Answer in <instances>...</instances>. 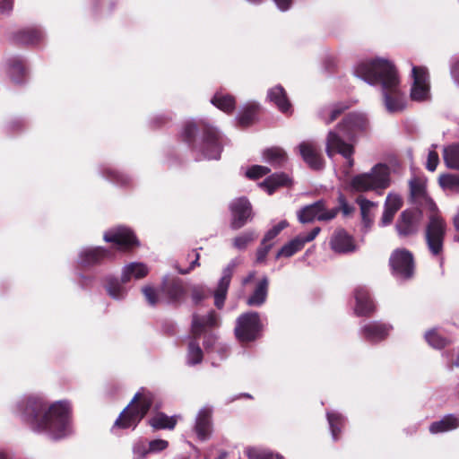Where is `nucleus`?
<instances>
[{
    "label": "nucleus",
    "instance_id": "4be33fe9",
    "mask_svg": "<svg viewBox=\"0 0 459 459\" xmlns=\"http://www.w3.org/2000/svg\"><path fill=\"white\" fill-rule=\"evenodd\" d=\"M354 297L356 300L355 313L357 316H367L375 311V304L367 287H356Z\"/></svg>",
    "mask_w": 459,
    "mask_h": 459
},
{
    "label": "nucleus",
    "instance_id": "7c9ffc66",
    "mask_svg": "<svg viewBox=\"0 0 459 459\" xmlns=\"http://www.w3.org/2000/svg\"><path fill=\"white\" fill-rule=\"evenodd\" d=\"M148 273V269L145 264L142 263H131L126 265L122 272V281L128 282L132 279L143 278Z\"/></svg>",
    "mask_w": 459,
    "mask_h": 459
},
{
    "label": "nucleus",
    "instance_id": "58836bf2",
    "mask_svg": "<svg viewBox=\"0 0 459 459\" xmlns=\"http://www.w3.org/2000/svg\"><path fill=\"white\" fill-rule=\"evenodd\" d=\"M212 105L221 110L230 113L235 108V99L233 96L223 93H216L211 100Z\"/></svg>",
    "mask_w": 459,
    "mask_h": 459
},
{
    "label": "nucleus",
    "instance_id": "37998d69",
    "mask_svg": "<svg viewBox=\"0 0 459 459\" xmlns=\"http://www.w3.org/2000/svg\"><path fill=\"white\" fill-rule=\"evenodd\" d=\"M177 420L174 417H169L164 413H158L150 420V424L154 429H174Z\"/></svg>",
    "mask_w": 459,
    "mask_h": 459
},
{
    "label": "nucleus",
    "instance_id": "b1692460",
    "mask_svg": "<svg viewBox=\"0 0 459 459\" xmlns=\"http://www.w3.org/2000/svg\"><path fill=\"white\" fill-rule=\"evenodd\" d=\"M219 316L213 310H211L206 316L193 314L192 333L195 337H199L207 328L219 326Z\"/></svg>",
    "mask_w": 459,
    "mask_h": 459
},
{
    "label": "nucleus",
    "instance_id": "39448f33",
    "mask_svg": "<svg viewBox=\"0 0 459 459\" xmlns=\"http://www.w3.org/2000/svg\"><path fill=\"white\" fill-rule=\"evenodd\" d=\"M152 404V397L150 394L141 395L137 393L131 403L121 411L113 425L112 430L117 428L134 429L146 415Z\"/></svg>",
    "mask_w": 459,
    "mask_h": 459
},
{
    "label": "nucleus",
    "instance_id": "2eb2a0df",
    "mask_svg": "<svg viewBox=\"0 0 459 459\" xmlns=\"http://www.w3.org/2000/svg\"><path fill=\"white\" fill-rule=\"evenodd\" d=\"M298 149L303 160L316 170L324 168V160L320 152V146L314 141H303L298 145Z\"/></svg>",
    "mask_w": 459,
    "mask_h": 459
},
{
    "label": "nucleus",
    "instance_id": "4c0bfd02",
    "mask_svg": "<svg viewBox=\"0 0 459 459\" xmlns=\"http://www.w3.org/2000/svg\"><path fill=\"white\" fill-rule=\"evenodd\" d=\"M410 193L415 202H421L427 199L425 181L420 178H412L409 181Z\"/></svg>",
    "mask_w": 459,
    "mask_h": 459
},
{
    "label": "nucleus",
    "instance_id": "f8f14e48",
    "mask_svg": "<svg viewBox=\"0 0 459 459\" xmlns=\"http://www.w3.org/2000/svg\"><path fill=\"white\" fill-rule=\"evenodd\" d=\"M231 213L230 228L233 230L243 228L253 219L252 205L246 197L232 200L230 204Z\"/></svg>",
    "mask_w": 459,
    "mask_h": 459
},
{
    "label": "nucleus",
    "instance_id": "5701e85b",
    "mask_svg": "<svg viewBox=\"0 0 459 459\" xmlns=\"http://www.w3.org/2000/svg\"><path fill=\"white\" fill-rule=\"evenodd\" d=\"M331 248L339 254L351 253L356 250V245L351 235L344 230H337L333 232L330 240Z\"/></svg>",
    "mask_w": 459,
    "mask_h": 459
},
{
    "label": "nucleus",
    "instance_id": "338daca9",
    "mask_svg": "<svg viewBox=\"0 0 459 459\" xmlns=\"http://www.w3.org/2000/svg\"><path fill=\"white\" fill-rule=\"evenodd\" d=\"M273 2L282 12L289 10L291 4V0H273Z\"/></svg>",
    "mask_w": 459,
    "mask_h": 459
},
{
    "label": "nucleus",
    "instance_id": "4d7b16f0",
    "mask_svg": "<svg viewBox=\"0 0 459 459\" xmlns=\"http://www.w3.org/2000/svg\"><path fill=\"white\" fill-rule=\"evenodd\" d=\"M168 446V441L164 439H154L149 442L148 451H150V453H158L166 449Z\"/></svg>",
    "mask_w": 459,
    "mask_h": 459
},
{
    "label": "nucleus",
    "instance_id": "de8ad7c7",
    "mask_svg": "<svg viewBox=\"0 0 459 459\" xmlns=\"http://www.w3.org/2000/svg\"><path fill=\"white\" fill-rule=\"evenodd\" d=\"M427 342L435 349H443L448 344V340L442 337L437 330H429L425 334Z\"/></svg>",
    "mask_w": 459,
    "mask_h": 459
},
{
    "label": "nucleus",
    "instance_id": "13d9d810",
    "mask_svg": "<svg viewBox=\"0 0 459 459\" xmlns=\"http://www.w3.org/2000/svg\"><path fill=\"white\" fill-rule=\"evenodd\" d=\"M439 162V157L436 151L429 152L426 168L429 171H435Z\"/></svg>",
    "mask_w": 459,
    "mask_h": 459
},
{
    "label": "nucleus",
    "instance_id": "aec40b11",
    "mask_svg": "<svg viewBox=\"0 0 459 459\" xmlns=\"http://www.w3.org/2000/svg\"><path fill=\"white\" fill-rule=\"evenodd\" d=\"M420 212L417 211H403L395 225L398 234L407 237L415 234L419 228Z\"/></svg>",
    "mask_w": 459,
    "mask_h": 459
},
{
    "label": "nucleus",
    "instance_id": "774afa93",
    "mask_svg": "<svg viewBox=\"0 0 459 459\" xmlns=\"http://www.w3.org/2000/svg\"><path fill=\"white\" fill-rule=\"evenodd\" d=\"M214 351L218 352L220 354L221 358L223 359L228 354L229 347L226 344L220 342L217 345V348L215 349Z\"/></svg>",
    "mask_w": 459,
    "mask_h": 459
},
{
    "label": "nucleus",
    "instance_id": "473e14b6",
    "mask_svg": "<svg viewBox=\"0 0 459 459\" xmlns=\"http://www.w3.org/2000/svg\"><path fill=\"white\" fill-rule=\"evenodd\" d=\"M357 203L359 205L362 218V224L366 231L369 230L373 223V216L371 210L377 205V203L369 201L363 196L357 198Z\"/></svg>",
    "mask_w": 459,
    "mask_h": 459
},
{
    "label": "nucleus",
    "instance_id": "f3484780",
    "mask_svg": "<svg viewBox=\"0 0 459 459\" xmlns=\"http://www.w3.org/2000/svg\"><path fill=\"white\" fill-rule=\"evenodd\" d=\"M212 409L209 406H204L198 411L195 417L194 431L196 437L201 441H205L210 438L212 433Z\"/></svg>",
    "mask_w": 459,
    "mask_h": 459
},
{
    "label": "nucleus",
    "instance_id": "a18cd8bd",
    "mask_svg": "<svg viewBox=\"0 0 459 459\" xmlns=\"http://www.w3.org/2000/svg\"><path fill=\"white\" fill-rule=\"evenodd\" d=\"M439 184L445 190L459 192V175L444 174L439 177Z\"/></svg>",
    "mask_w": 459,
    "mask_h": 459
},
{
    "label": "nucleus",
    "instance_id": "ddd939ff",
    "mask_svg": "<svg viewBox=\"0 0 459 459\" xmlns=\"http://www.w3.org/2000/svg\"><path fill=\"white\" fill-rule=\"evenodd\" d=\"M392 330L390 324L370 321L360 327L359 334L365 341L375 344L385 340Z\"/></svg>",
    "mask_w": 459,
    "mask_h": 459
},
{
    "label": "nucleus",
    "instance_id": "c03bdc74",
    "mask_svg": "<svg viewBox=\"0 0 459 459\" xmlns=\"http://www.w3.org/2000/svg\"><path fill=\"white\" fill-rule=\"evenodd\" d=\"M256 108L257 105L255 103L244 106L237 117L238 124L242 126H249L255 118Z\"/></svg>",
    "mask_w": 459,
    "mask_h": 459
},
{
    "label": "nucleus",
    "instance_id": "a211bd4d",
    "mask_svg": "<svg viewBox=\"0 0 459 459\" xmlns=\"http://www.w3.org/2000/svg\"><path fill=\"white\" fill-rule=\"evenodd\" d=\"M321 229L319 227L314 228L309 233L306 235H299L287 244H285L277 253L276 258L281 256L290 257L298 251L301 250L306 243L310 242L316 238L319 234Z\"/></svg>",
    "mask_w": 459,
    "mask_h": 459
},
{
    "label": "nucleus",
    "instance_id": "e433bc0d",
    "mask_svg": "<svg viewBox=\"0 0 459 459\" xmlns=\"http://www.w3.org/2000/svg\"><path fill=\"white\" fill-rule=\"evenodd\" d=\"M8 74L16 83H21L25 76V67L22 61L18 57H12L8 60Z\"/></svg>",
    "mask_w": 459,
    "mask_h": 459
},
{
    "label": "nucleus",
    "instance_id": "bb28decb",
    "mask_svg": "<svg viewBox=\"0 0 459 459\" xmlns=\"http://www.w3.org/2000/svg\"><path fill=\"white\" fill-rule=\"evenodd\" d=\"M44 39V32L40 28H27L17 31L13 39L16 43L34 45Z\"/></svg>",
    "mask_w": 459,
    "mask_h": 459
},
{
    "label": "nucleus",
    "instance_id": "79ce46f5",
    "mask_svg": "<svg viewBox=\"0 0 459 459\" xmlns=\"http://www.w3.org/2000/svg\"><path fill=\"white\" fill-rule=\"evenodd\" d=\"M257 238V233L253 230H248L237 236L232 240V245L236 249L244 250Z\"/></svg>",
    "mask_w": 459,
    "mask_h": 459
},
{
    "label": "nucleus",
    "instance_id": "3c124183",
    "mask_svg": "<svg viewBox=\"0 0 459 459\" xmlns=\"http://www.w3.org/2000/svg\"><path fill=\"white\" fill-rule=\"evenodd\" d=\"M289 225V223L287 222V221L283 220V221H281L278 224H276L275 226H273L271 230H269L264 238V241H271L273 240L274 238H276L280 232L284 230L285 228H287Z\"/></svg>",
    "mask_w": 459,
    "mask_h": 459
},
{
    "label": "nucleus",
    "instance_id": "c85d7f7f",
    "mask_svg": "<svg viewBox=\"0 0 459 459\" xmlns=\"http://www.w3.org/2000/svg\"><path fill=\"white\" fill-rule=\"evenodd\" d=\"M263 158L264 161L275 168L282 167L288 160L286 152L280 147H272L264 150L263 152Z\"/></svg>",
    "mask_w": 459,
    "mask_h": 459
},
{
    "label": "nucleus",
    "instance_id": "6e6552de",
    "mask_svg": "<svg viewBox=\"0 0 459 459\" xmlns=\"http://www.w3.org/2000/svg\"><path fill=\"white\" fill-rule=\"evenodd\" d=\"M262 329L263 325L259 314L250 311L238 317L235 335L242 342H253L260 336Z\"/></svg>",
    "mask_w": 459,
    "mask_h": 459
},
{
    "label": "nucleus",
    "instance_id": "393cba45",
    "mask_svg": "<svg viewBox=\"0 0 459 459\" xmlns=\"http://www.w3.org/2000/svg\"><path fill=\"white\" fill-rule=\"evenodd\" d=\"M269 280L266 276L256 281L254 290L247 299V305L250 307H262L267 299Z\"/></svg>",
    "mask_w": 459,
    "mask_h": 459
},
{
    "label": "nucleus",
    "instance_id": "2f4dec72",
    "mask_svg": "<svg viewBox=\"0 0 459 459\" xmlns=\"http://www.w3.org/2000/svg\"><path fill=\"white\" fill-rule=\"evenodd\" d=\"M348 108L349 106L345 103H335L323 108L319 112V117L326 125H329L336 120Z\"/></svg>",
    "mask_w": 459,
    "mask_h": 459
},
{
    "label": "nucleus",
    "instance_id": "dca6fc26",
    "mask_svg": "<svg viewBox=\"0 0 459 459\" xmlns=\"http://www.w3.org/2000/svg\"><path fill=\"white\" fill-rule=\"evenodd\" d=\"M103 238L105 241L114 243L120 249H127L138 245L133 231L122 226L106 232Z\"/></svg>",
    "mask_w": 459,
    "mask_h": 459
},
{
    "label": "nucleus",
    "instance_id": "9d476101",
    "mask_svg": "<svg viewBox=\"0 0 459 459\" xmlns=\"http://www.w3.org/2000/svg\"><path fill=\"white\" fill-rule=\"evenodd\" d=\"M340 208L326 209L325 202L318 200L311 204L305 205L297 212V217L300 223H311L314 221H328L335 218Z\"/></svg>",
    "mask_w": 459,
    "mask_h": 459
},
{
    "label": "nucleus",
    "instance_id": "a878e982",
    "mask_svg": "<svg viewBox=\"0 0 459 459\" xmlns=\"http://www.w3.org/2000/svg\"><path fill=\"white\" fill-rule=\"evenodd\" d=\"M267 99L282 113H288L291 109V105L288 100L286 91L281 85L269 89L267 92Z\"/></svg>",
    "mask_w": 459,
    "mask_h": 459
},
{
    "label": "nucleus",
    "instance_id": "e2e57ef3",
    "mask_svg": "<svg viewBox=\"0 0 459 459\" xmlns=\"http://www.w3.org/2000/svg\"><path fill=\"white\" fill-rule=\"evenodd\" d=\"M13 8V0H2L0 1V13L9 15Z\"/></svg>",
    "mask_w": 459,
    "mask_h": 459
},
{
    "label": "nucleus",
    "instance_id": "09e8293b",
    "mask_svg": "<svg viewBox=\"0 0 459 459\" xmlns=\"http://www.w3.org/2000/svg\"><path fill=\"white\" fill-rule=\"evenodd\" d=\"M403 201L400 195L396 194L389 193L386 196L384 208L391 210L394 212H397L398 210L402 207Z\"/></svg>",
    "mask_w": 459,
    "mask_h": 459
},
{
    "label": "nucleus",
    "instance_id": "7ed1b4c3",
    "mask_svg": "<svg viewBox=\"0 0 459 459\" xmlns=\"http://www.w3.org/2000/svg\"><path fill=\"white\" fill-rule=\"evenodd\" d=\"M368 126L365 115L351 113L336 127L330 130L325 139V152L329 158L335 153L350 157L354 153V143Z\"/></svg>",
    "mask_w": 459,
    "mask_h": 459
},
{
    "label": "nucleus",
    "instance_id": "f704fd0d",
    "mask_svg": "<svg viewBox=\"0 0 459 459\" xmlns=\"http://www.w3.org/2000/svg\"><path fill=\"white\" fill-rule=\"evenodd\" d=\"M443 159L447 168L459 170V143H452L444 147Z\"/></svg>",
    "mask_w": 459,
    "mask_h": 459
},
{
    "label": "nucleus",
    "instance_id": "412c9836",
    "mask_svg": "<svg viewBox=\"0 0 459 459\" xmlns=\"http://www.w3.org/2000/svg\"><path fill=\"white\" fill-rule=\"evenodd\" d=\"M110 255L111 253L108 250L100 247H84L79 252L78 264L85 267L94 266Z\"/></svg>",
    "mask_w": 459,
    "mask_h": 459
},
{
    "label": "nucleus",
    "instance_id": "864d4df0",
    "mask_svg": "<svg viewBox=\"0 0 459 459\" xmlns=\"http://www.w3.org/2000/svg\"><path fill=\"white\" fill-rule=\"evenodd\" d=\"M142 292L151 306H155L159 302V296L157 291L152 286H144L142 289Z\"/></svg>",
    "mask_w": 459,
    "mask_h": 459
},
{
    "label": "nucleus",
    "instance_id": "c9c22d12",
    "mask_svg": "<svg viewBox=\"0 0 459 459\" xmlns=\"http://www.w3.org/2000/svg\"><path fill=\"white\" fill-rule=\"evenodd\" d=\"M290 179L285 173H274L265 178L261 186L264 187L268 194L272 195L273 191L281 186H287Z\"/></svg>",
    "mask_w": 459,
    "mask_h": 459
},
{
    "label": "nucleus",
    "instance_id": "052dcab7",
    "mask_svg": "<svg viewBox=\"0 0 459 459\" xmlns=\"http://www.w3.org/2000/svg\"><path fill=\"white\" fill-rule=\"evenodd\" d=\"M134 451V458L133 459H141L144 455H146L150 451H148V447L143 442L136 443L133 448Z\"/></svg>",
    "mask_w": 459,
    "mask_h": 459
},
{
    "label": "nucleus",
    "instance_id": "5fc2aeb1",
    "mask_svg": "<svg viewBox=\"0 0 459 459\" xmlns=\"http://www.w3.org/2000/svg\"><path fill=\"white\" fill-rule=\"evenodd\" d=\"M270 172V169L265 166L254 165L247 171V176L249 178H258Z\"/></svg>",
    "mask_w": 459,
    "mask_h": 459
},
{
    "label": "nucleus",
    "instance_id": "423d86ee",
    "mask_svg": "<svg viewBox=\"0 0 459 459\" xmlns=\"http://www.w3.org/2000/svg\"><path fill=\"white\" fill-rule=\"evenodd\" d=\"M390 169L385 164L375 165L369 172L356 175L351 179V186L359 192L382 191L390 186Z\"/></svg>",
    "mask_w": 459,
    "mask_h": 459
},
{
    "label": "nucleus",
    "instance_id": "bf43d9fd",
    "mask_svg": "<svg viewBox=\"0 0 459 459\" xmlns=\"http://www.w3.org/2000/svg\"><path fill=\"white\" fill-rule=\"evenodd\" d=\"M219 343L220 342H217V338L214 334L210 333L205 335L204 346L207 352L214 351Z\"/></svg>",
    "mask_w": 459,
    "mask_h": 459
},
{
    "label": "nucleus",
    "instance_id": "0e129e2a",
    "mask_svg": "<svg viewBox=\"0 0 459 459\" xmlns=\"http://www.w3.org/2000/svg\"><path fill=\"white\" fill-rule=\"evenodd\" d=\"M450 74L455 83L459 86V60L451 65Z\"/></svg>",
    "mask_w": 459,
    "mask_h": 459
},
{
    "label": "nucleus",
    "instance_id": "1a4fd4ad",
    "mask_svg": "<svg viewBox=\"0 0 459 459\" xmlns=\"http://www.w3.org/2000/svg\"><path fill=\"white\" fill-rule=\"evenodd\" d=\"M412 83L410 90L411 100L417 102L431 99L429 74L426 67L412 66Z\"/></svg>",
    "mask_w": 459,
    "mask_h": 459
},
{
    "label": "nucleus",
    "instance_id": "8fccbe9b",
    "mask_svg": "<svg viewBox=\"0 0 459 459\" xmlns=\"http://www.w3.org/2000/svg\"><path fill=\"white\" fill-rule=\"evenodd\" d=\"M207 297V290L204 285H193L191 287V298L195 305H198Z\"/></svg>",
    "mask_w": 459,
    "mask_h": 459
},
{
    "label": "nucleus",
    "instance_id": "6e6d98bb",
    "mask_svg": "<svg viewBox=\"0 0 459 459\" xmlns=\"http://www.w3.org/2000/svg\"><path fill=\"white\" fill-rule=\"evenodd\" d=\"M187 256H188V258H193L192 261L190 262V265H189L188 268L182 269V268H179V267L176 266V269L181 274H187L192 270H194V268L195 266L199 265V262L198 261H199L200 255H199V254H198V252L196 250H193L190 254H188Z\"/></svg>",
    "mask_w": 459,
    "mask_h": 459
},
{
    "label": "nucleus",
    "instance_id": "69168bd1",
    "mask_svg": "<svg viewBox=\"0 0 459 459\" xmlns=\"http://www.w3.org/2000/svg\"><path fill=\"white\" fill-rule=\"evenodd\" d=\"M339 201H340V205H341V209H342V212L345 215H348L349 213H351V211H352V207H351L347 204V202H346V200H345V198H344V196L342 195H340Z\"/></svg>",
    "mask_w": 459,
    "mask_h": 459
},
{
    "label": "nucleus",
    "instance_id": "4468645a",
    "mask_svg": "<svg viewBox=\"0 0 459 459\" xmlns=\"http://www.w3.org/2000/svg\"><path fill=\"white\" fill-rule=\"evenodd\" d=\"M161 294L170 304H180L186 293L184 282L179 278L165 276L160 286Z\"/></svg>",
    "mask_w": 459,
    "mask_h": 459
},
{
    "label": "nucleus",
    "instance_id": "f257e3e1",
    "mask_svg": "<svg viewBox=\"0 0 459 459\" xmlns=\"http://www.w3.org/2000/svg\"><path fill=\"white\" fill-rule=\"evenodd\" d=\"M17 411L34 432L46 434L53 439H61L72 433L67 402L48 405L41 398L27 397L17 403Z\"/></svg>",
    "mask_w": 459,
    "mask_h": 459
},
{
    "label": "nucleus",
    "instance_id": "603ef678",
    "mask_svg": "<svg viewBox=\"0 0 459 459\" xmlns=\"http://www.w3.org/2000/svg\"><path fill=\"white\" fill-rule=\"evenodd\" d=\"M272 247L273 244L269 243V241H264V238H263L260 247L256 250V263L262 264L265 261Z\"/></svg>",
    "mask_w": 459,
    "mask_h": 459
},
{
    "label": "nucleus",
    "instance_id": "49530a36",
    "mask_svg": "<svg viewBox=\"0 0 459 459\" xmlns=\"http://www.w3.org/2000/svg\"><path fill=\"white\" fill-rule=\"evenodd\" d=\"M245 453L249 459H282V456L280 455H273L267 450L258 447H247Z\"/></svg>",
    "mask_w": 459,
    "mask_h": 459
},
{
    "label": "nucleus",
    "instance_id": "9b49d317",
    "mask_svg": "<svg viewBox=\"0 0 459 459\" xmlns=\"http://www.w3.org/2000/svg\"><path fill=\"white\" fill-rule=\"evenodd\" d=\"M392 274L398 280H408L414 273L412 254L407 249L394 250L389 259Z\"/></svg>",
    "mask_w": 459,
    "mask_h": 459
},
{
    "label": "nucleus",
    "instance_id": "f03ea898",
    "mask_svg": "<svg viewBox=\"0 0 459 459\" xmlns=\"http://www.w3.org/2000/svg\"><path fill=\"white\" fill-rule=\"evenodd\" d=\"M354 74L370 85H381L384 104L389 113L401 112L405 108L399 76L389 60L377 57L361 61L356 65Z\"/></svg>",
    "mask_w": 459,
    "mask_h": 459
},
{
    "label": "nucleus",
    "instance_id": "6ab92c4d",
    "mask_svg": "<svg viewBox=\"0 0 459 459\" xmlns=\"http://www.w3.org/2000/svg\"><path fill=\"white\" fill-rule=\"evenodd\" d=\"M236 263L231 261L222 271V275L219 280L216 290L213 292L214 305L217 308L221 309L224 306L227 297L228 290L230 284L231 277L233 274Z\"/></svg>",
    "mask_w": 459,
    "mask_h": 459
},
{
    "label": "nucleus",
    "instance_id": "20e7f679",
    "mask_svg": "<svg viewBox=\"0 0 459 459\" xmlns=\"http://www.w3.org/2000/svg\"><path fill=\"white\" fill-rule=\"evenodd\" d=\"M183 138L195 153L197 160H219L223 137L217 128L206 122L189 121L185 125Z\"/></svg>",
    "mask_w": 459,
    "mask_h": 459
},
{
    "label": "nucleus",
    "instance_id": "ea45409f",
    "mask_svg": "<svg viewBox=\"0 0 459 459\" xmlns=\"http://www.w3.org/2000/svg\"><path fill=\"white\" fill-rule=\"evenodd\" d=\"M203 360V351L197 341V337L190 341L186 354V363L189 366H195L201 363Z\"/></svg>",
    "mask_w": 459,
    "mask_h": 459
},
{
    "label": "nucleus",
    "instance_id": "a19ab883",
    "mask_svg": "<svg viewBox=\"0 0 459 459\" xmlns=\"http://www.w3.org/2000/svg\"><path fill=\"white\" fill-rule=\"evenodd\" d=\"M102 175L106 179L117 186H127L131 181L130 177L112 168L104 169Z\"/></svg>",
    "mask_w": 459,
    "mask_h": 459
},
{
    "label": "nucleus",
    "instance_id": "72a5a7b5",
    "mask_svg": "<svg viewBox=\"0 0 459 459\" xmlns=\"http://www.w3.org/2000/svg\"><path fill=\"white\" fill-rule=\"evenodd\" d=\"M326 418L329 424L332 438L333 441H337L342 432V428L345 424V417L336 411H327Z\"/></svg>",
    "mask_w": 459,
    "mask_h": 459
},
{
    "label": "nucleus",
    "instance_id": "cd10ccee",
    "mask_svg": "<svg viewBox=\"0 0 459 459\" xmlns=\"http://www.w3.org/2000/svg\"><path fill=\"white\" fill-rule=\"evenodd\" d=\"M126 283L122 281V277L118 279L108 276L105 279L104 288L110 298L116 300H122L127 294V290L124 286Z\"/></svg>",
    "mask_w": 459,
    "mask_h": 459
},
{
    "label": "nucleus",
    "instance_id": "0eeeda50",
    "mask_svg": "<svg viewBox=\"0 0 459 459\" xmlns=\"http://www.w3.org/2000/svg\"><path fill=\"white\" fill-rule=\"evenodd\" d=\"M446 223L438 215H431L425 230V242L430 255L442 258Z\"/></svg>",
    "mask_w": 459,
    "mask_h": 459
},
{
    "label": "nucleus",
    "instance_id": "680f3d73",
    "mask_svg": "<svg viewBox=\"0 0 459 459\" xmlns=\"http://www.w3.org/2000/svg\"><path fill=\"white\" fill-rule=\"evenodd\" d=\"M395 213L396 212H394L391 210L384 208V212H383L381 221H380V226L385 227V226L389 225L393 221Z\"/></svg>",
    "mask_w": 459,
    "mask_h": 459
},
{
    "label": "nucleus",
    "instance_id": "c756f323",
    "mask_svg": "<svg viewBox=\"0 0 459 459\" xmlns=\"http://www.w3.org/2000/svg\"><path fill=\"white\" fill-rule=\"evenodd\" d=\"M459 427V419L452 414L446 415L440 420L434 421L429 426V431L432 434L443 433L454 430Z\"/></svg>",
    "mask_w": 459,
    "mask_h": 459
}]
</instances>
